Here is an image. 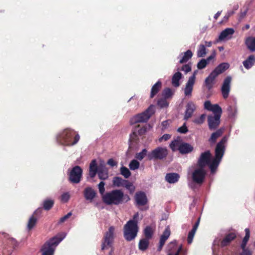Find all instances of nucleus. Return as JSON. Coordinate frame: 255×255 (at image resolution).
<instances>
[{
  "instance_id": "nucleus-1",
  "label": "nucleus",
  "mask_w": 255,
  "mask_h": 255,
  "mask_svg": "<svg viewBox=\"0 0 255 255\" xmlns=\"http://www.w3.org/2000/svg\"><path fill=\"white\" fill-rule=\"evenodd\" d=\"M228 138L227 136H224L217 144L215 157H212L209 150L203 152L200 155L196 165L205 169L206 166L208 165L211 173H215L224 154Z\"/></svg>"
},
{
  "instance_id": "nucleus-2",
  "label": "nucleus",
  "mask_w": 255,
  "mask_h": 255,
  "mask_svg": "<svg viewBox=\"0 0 255 255\" xmlns=\"http://www.w3.org/2000/svg\"><path fill=\"white\" fill-rule=\"evenodd\" d=\"M102 199L107 205H118L128 202L130 198L128 195H125L121 190L116 189L105 193Z\"/></svg>"
},
{
  "instance_id": "nucleus-3",
  "label": "nucleus",
  "mask_w": 255,
  "mask_h": 255,
  "mask_svg": "<svg viewBox=\"0 0 255 255\" xmlns=\"http://www.w3.org/2000/svg\"><path fill=\"white\" fill-rule=\"evenodd\" d=\"M56 138L60 144L65 146H72L78 142L80 136L75 131L67 128L60 132Z\"/></svg>"
},
{
  "instance_id": "nucleus-4",
  "label": "nucleus",
  "mask_w": 255,
  "mask_h": 255,
  "mask_svg": "<svg viewBox=\"0 0 255 255\" xmlns=\"http://www.w3.org/2000/svg\"><path fill=\"white\" fill-rule=\"evenodd\" d=\"M139 214L135 213L132 219L129 220L124 227V236L126 240L130 241L137 236L138 230L137 225Z\"/></svg>"
},
{
  "instance_id": "nucleus-5",
  "label": "nucleus",
  "mask_w": 255,
  "mask_h": 255,
  "mask_svg": "<svg viewBox=\"0 0 255 255\" xmlns=\"http://www.w3.org/2000/svg\"><path fill=\"white\" fill-rule=\"evenodd\" d=\"M66 236L65 233H61L50 239L41 249L42 255H53L56 247Z\"/></svg>"
},
{
  "instance_id": "nucleus-6",
  "label": "nucleus",
  "mask_w": 255,
  "mask_h": 255,
  "mask_svg": "<svg viewBox=\"0 0 255 255\" xmlns=\"http://www.w3.org/2000/svg\"><path fill=\"white\" fill-rule=\"evenodd\" d=\"M207 174L205 168L196 165L191 172V177L194 183L201 185L204 181Z\"/></svg>"
},
{
  "instance_id": "nucleus-7",
  "label": "nucleus",
  "mask_w": 255,
  "mask_h": 255,
  "mask_svg": "<svg viewBox=\"0 0 255 255\" xmlns=\"http://www.w3.org/2000/svg\"><path fill=\"white\" fill-rule=\"evenodd\" d=\"M154 112V106L150 105L145 112L132 117L130 120V123L131 124H134L137 123L146 122Z\"/></svg>"
},
{
  "instance_id": "nucleus-8",
  "label": "nucleus",
  "mask_w": 255,
  "mask_h": 255,
  "mask_svg": "<svg viewBox=\"0 0 255 255\" xmlns=\"http://www.w3.org/2000/svg\"><path fill=\"white\" fill-rule=\"evenodd\" d=\"M235 237L236 236L234 233H230L227 235L223 239H222L220 237L216 238L213 242L212 246L213 254H215L216 250L220 246L223 247L228 245Z\"/></svg>"
},
{
  "instance_id": "nucleus-9",
  "label": "nucleus",
  "mask_w": 255,
  "mask_h": 255,
  "mask_svg": "<svg viewBox=\"0 0 255 255\" xmlns=\"http://www.w3.org/2000/svg\"><path fill=\"white\" fill-rule=\"evenodd\" d=\"M115 228L111 226L109 228L108 231L105 233L104 241L102 244V250H104L111 247L114 238Z\"/></svg>"
},
{
  "instance_id": "nucleus-10",
  "label": "nucleus",
  "mask_w": 255,
  "mask_h": 255,
  "mask_svg": "<svg viewBox=\"0 0 255 255\" xmlns=\"http://www.w3.org/2000/svg\"><path fill=\"white\" fill-rule=\"evenodd\" d=\"M168 154L167 150L165 147H158L149 152L147 157L149 160L162 159L165 158Z\"/></svg>"
},
{
  "instance_id": "nucleus-11",
  "label": "nucleus",
  "mask_w": 255,
  "mask_h": 255,
  "mask_svg": "<svg viewBox=\"0 0 255 255\" xmlns=\"http://www.w3.org/2000/svg\"><path fill=\"white\" fill-rule=\"evenodd\" d=\"M198 72V70H195L193 75L190 77L186 83L185 87L184 90V95L186 97H191L193 90V87L196 81V76Z\"/></svg>"
},
{
  "instance_id": "nucleus-12",
  "label": "nucleus",
  "mask_w": 255,
  "mask_h": 255,
  "mask_svg": "<svg viewBox=\"0 0 255 255\" xmlns=\"http://www.w3.org/2000/svg\"><path fill=\"white\" fill-rule=\"evenodd\" d=\"M82 170L79 166L74 167L69 174V181L73 183H78L81 180Z\"/></svg>"
},
{
  "instance_id": "nucleus-13",
  "label": "nucleus",
  "mask_w": 255,
  "mask_h": 255,
  "mask_svg": "<svg viewBox=\"0 0 255 255\" xmlns=\"http://www.w3.org/2000/svg\"><path fill=\"white\" fill-rule=\"evenodd\" d=\"M182 249V246H178L176 241L169 243L167 247L168 255H179Z\"/></svg>"
},
{
  "instance_id": "nucleus-14",
  "label": "nucleus",
  "mask_w": 255,
  "mask_h": 255,
  "mask_svg": "<svg viewBox=\"0 0 255 255\" xmlns=\"http://www.w3.org/2000/svg\"><path fill=\"white\" fill-rule=\"evenodd\" d=\"M231 81L232 77L230 76H227L224 80L221 88V92L224 99H227L229 96L231 90Z\"/></svg>"
},
{
  "instance_id": "nucleus-15",
  "label": "nucleus",
  "mask_w": 255,
  "mask_h": 255,
  "mask_svg": "<svg viewBox=\"0 0 255 255\" xmlns=\"http://www.w3.org/2000/svg\"><path fill=\"white\" fill-rule=\"evenodd\" d=\"M221 115H209L208 117V126L210 129L214 130L219 126Z\"/></svg>"
},
{
  "instance_id": "nucleus-16",
  "label": "nucleus",
  "mask_w": 255,
  "mask_h": 255,
  "mask_svg": "<svg viewBox=\"0 0 255 255\" xmlns=\"http://www.w3.org/2000/svg\"><path fill=\"white\" fill-rule=\"evenodd\" d=\"M204 106L205 109L213 112L214 114V115H222V108L218 104L213 105L211 104L210 101H206L204 103Z\"/></svg>"
},
{
  "instance_id": "nucleus-17",
  "label": "nucleus",
  "mask_w": 255,
  "mask_h": 255,
  "mask_svg": "<svg viewBox=\"0 0 255 255\" xmlns=\"http://www.w3.org/2000/svg\"><path fill=\"white\" fill-rule=\"evenodd\" d=\"M235 30L232 28H227L220 34L217 42L227 41L232 38Z\"/></svg>"
},
{
  "instance_id": "nucleus-18",
  "label": "nucleus",
  "mask_w": 255,
  "mask_h": 255,
  "mask_svg": "<svg viewBox=\"0 0 255 255\" xmlns=\"http://www.w3.org/2000/svg\"><path fill=\"white\" fill-rule=\"evenodd\" d=\"M170 230L169 226H167L162 235L161 236L159 241V245L158 247V251H160L161 250L162 247H163L165 242L169 238L170 236Z\"/></svg>"
},
{
  "instance_id": "nucleus-19",
  "label": "nucleus",
  "mask_w": 255,
  "mask_h": 255,
  "mask_svg": "<svg viewBox=\"0 0 255 255\" xmlns=\"http://www.w3.org/2000/svg\"><path fill=\"white\" fill-rule=\"evenodd\" d=\"M196 109V105L193 102H189L186 106V109L184 119L187 120L190 118Z\"/></svg>"
},
{
  "instance_id": "nucleus-20",
  "label": "nucleus",
  "mask_w": 255,
  "mask_h": 255,
  "mask_svg": "<svg viewBox=\"0 0 255 255\" xmlns=\"http://www.w3.org/2000/svg\"><path fill=\"white\" fill-rule=\"evenodd\" d=\"M135 200L138 206L144 205L147 201L145 194L142 192H137L135 194Z\"/></svg>"
},
{
  "instance_id": "nucleus-21",
  "label": "nucleus",
  "mask_w": 255,
  "mask_h": 255,
  "mask_svg": "<svg viewBox=\"0 0 255 255\" xmlns=\"http://www.w3.org/2000/svg\"><path fill=\"white\" fill-rule=\"evenodd\" d=\"M219 75V73H218V72L215 69H214L210 73L209 76L206 78V79H205V83L206 86L209 89H210L212 87L215 79Z\"/></svg>"
},
{
  "instance_id": "nucleus-22",
  "label": "nucleus",
  "mask_w": 255,
  "mask_h": 255,
  "mask_svg": "<svg viewBox=\"0 0 255 255\" xmlns=\"http://www.w3.org/2000/svg\"><path fill=\"white\" fill-rule=\"evenodd\" d=\"M84 196L86 200L92 202L95 197L96 193L95 190L90 187H86L84 191Z\"/></svg>"
},
{
  "instance_id": "nucleus-23",
  "label": "nucleus",
  "mask_w": 255,
  "mask_h": 255,
  "mask_svg": "<svg viewBox=\"0 0 255 255\" xmlns=\"http://www.w3.org/2000/svg\"><path fill=\"white\" fill-rule=\"evenodd\" d=\"M98 174L99 178L101 180H105L108 178V171L104 165L100 164L98 166Z\"/></svg>"
},
{
  "instance_id": "nucleus-24",
  "label": "nucleus",
  "mask_w": 255,
  "mask_h": 255,
  "mask_svg": "<svg viewBox=\"0 0 255 255\" xmlns=\"http://www.w3.org/2000/svg\"><path fill=\"white\" fill-rule=\"evenodd\" d=\"M245 44L248 49L252 51H255V37L249 36L245 39Z\"/></svg>"
},
{
  "instance_id": "nucleus-25",
  "label": "nucleus",
  "mask_w": 255,
  "mask_h": 255,
  "mask_svg": "<svg viewBox=\"0 0 255 255\" xmlns=\"http://www.w3.org/2000/svg\"><path fill=\"white\" fill-rule=\"evenodd\" d=\"M98 172V167L97 165L96 161L95 160H93L90 164L89 175L91 178H93L95 176Z\"/></svg>"
},
{
  "instance_id": "nucleus-26",
  "label": "nucleus",
  "mask_w": 255,
  "mask_h": 255,
  "mask_svg": "<svg viewBox=\"0 0 255 255\" xmlns=\"http://www.w3.org/2000/svg\"><path fill=\"white\" fill-rule=\"evenodd\" d=\"M199 221L200 219H199L197 222L194 225L192 230L189 233L187 238V242L189 244H190L192 243L194 235L199 224Z\"/></svg>"
},
{
  "instance_id": "nucleus-27",
  "label": "nucleus",
  "mask_w": 255,
  "mask_h": 255,
  "mask_svg": "<svg viewBox=\"0 0 255 255\" xmlns=\"http://www.w3.org/2000/svg\"><path fill=\"white\" fill-rule=\"evenodd\" d=\"M182 77V74L179 71H177L173 75L172 78V84L174 87H178L180 86L179 81Z\"/></svg>"
},
{
  "instance_id": "nucleus-28",
  "label": "nucleus",
  "mask_w": 255,
  "mask_h": 255,
  "mask_svg": "<svg viewBox=\"0 0 255 255\" xmlns=\"http://www.w3.org/2000/svg\"><path fill=\"white\" fill-rule=\"evenodd\" d=\"M193 147L189 143H182L179 146V151L182 154L190 152L193 150Z\"/></svg>"
},
{
  "instance_id": "nucleus-29",
  "label": "nucleus",
  "mask_w": 255,
  "mask_h": 255,
  "mask_svg": "<svg viewBox=\"0 0 255 255\" xmlns=\"http://www.w3.org/2000/svg\"><path fill=\"white\" fill-rule=\"evenodd\" d=\"M179 176L177 173H168L165 176L166 181L169 183H174L178 181Z\"/></svg>"
},
{
  "instance_id": "nucleus-30",
  "label": "nucleus",
  "mask_w": 255,
  "mask_h": 255,
  "mask_svg": "<svg viewBox=\"0 0 255 255\" xmlns=\"http://www.w3.org/2000/svg\"><path fill=\"white\" fill-rule=\"evenodd\" d=\"M255 62V56L253 55H250L247 59L243 62L244 67L249 69L251 68Z\"/></svg>"
},
{
  "instance_id": "nucleus-31",
  "label": "nucleus",
  "mask_w": 255,
  "mask_h": 255,
  "mask_svg": "<svg viewBox=\"0 0 255 255\" xmlns=\"http://www.w3.org/2000/svg\"><path fill=\"white\" fill-rule=\"evenodd\" d=\"M182 144V139L180 137L173 140L170 144V147L173 151H176L179 149V146Z\"/></svg>"
},
{
  "instance_id": "nucleus-32",
  "label": "nucleus",
  "mask_w": 255,
  "mask_h": 255,
  "mask_svg": "<svg viewBox=\"0 0 255 255\" xmlns=\"http://www.w3.org/2000/svg\"><path fill=\"white\" fill-rule=\"evenodd\" d=\"M228 116L230 118H235L238 112V109L236 105L230 106L227 109Z\"/></svg>"
},
{
  "instance_id": "nucleus-33",
  "label": "nucleus",
  "mask_w": 255,
  "mask_h": 255,
  "mask_svg": "<svg viewBox=\"0 0 255 255\" xmlns=\"http://www.w3.org/2000/svg\"><path fill=\"white\" fill-rule=\"evenodd\" d=\"M207 53V50L204 44H201L198 46L197 51V56L198 57H203Z\"/></svg>"
},
{
  "instance_id": "nucleus-34",
  "label": "nucleus",
  "mask_w": 255,
  "mask_h": 255,
  "mask_svg": "<svg viewBox=\"0 0 255 255\" xmlns=\"http://www.w3.org/2000/svg\"><path fill=\"white\" fill-rule=\"evenodd\" d=\"M161 87V82L158 81L152 87L150 93V98H152L159 91Z\"/></svg>"
},
{
  "instance_id": "nucleus-35",
  "label": "nucleus",
  "mask_w": 255,
  "mask_h": 255,
  "mask_svg": "<svg viewBox=\"0 0 255 255\" xmlns=\"http://www.w3.org/2000/svg\"><path fill=\"white\" fill-rule=\"evenodd\" d=\"M127 180L123 179L120 177H115L113 180V184L115 187H122L124 186Z\"/></svg>"
},
{
  "instance_id": "nucleus-36",
  "label": "nucleus",
  "mask_w": 255,
  "mask_h": 255,
  "mask_svg": "<svg viewBox=\"0 0 255 255\" xmlns=\"http://www.w3.org/2000/svg\"><path fill=\"white\" fill-rule=\"evenodd\" d=\"M149 246V239L146 238L142 239L140 240L138 244V248L140 251H145Z\"/></svg>"
},
{
  "instance_id": "nucleus-37",
  "label": "nucleus",
  "mask_w": 255,
  "mask_h": 255,
  "mask_svg": "<svg viewBox=\"0 0 255 255\" xmlns=\"http://www.w3.org/2000/svg\"><path fill=\"white\" fill-rule=\"evenodd\" d=\"M223 131L224 129L223 128H220L213 132L209 139V141L211 142H215L217 139L223 134Z\"/></svg>"
},
{
  "instance_id": "nucleus-38",
  "label": "nucleus",
  "mask_w": 255,
  "mask_h": 255,
  "mask_svg": "<svg viewBox=\"0 0 255 255\" xmlns=\"http://www.w3.org/2000/svg\"><path fill=\"white\" fill-rule=\"evenodd\" d=\"M193 55V53L190 50H188L186 52L183 53V55L181 59L180 60V63L186 62L189 59H190Z\"/></svg>"
},
{
  "instance_id": "nucleus-39",
  "label": "nucleus",
  "mask_w": 255,
  "mask_h": 255,
  "mask_svg": "<svg viewBox=\"0 0 255 255\" xmlns=\"http://www.w3.org/2000/svg\"><path fill=\"white\" fill-rule=\"evenodd\" d=\"M229 67V64L227 63H222L219 65L215 69L219 73L221 74L228 69Z\"/></svg>"
},
{
  "instance_id": "nucleus-40",
  "label": "nucleus",
  "mask_w": 255,
  "mask_h": 255,
  "mask_svg": "<svg viewBox=\"0 0 255 255\" xmlns=\"http://www.w3.org/2000/svg\"><path fill=\"white\" fill-rule=\"evenodd\" d=\"M36 222L37 218L36 217H35L34 216L30 217L27 223V229L28 230H31L36 225Z\"/></svg>"
},
{
  "instance_id": "nucleus-41",
  "label": "nucleus",
  "mask_w": 255,
  "mask_h": 255,
  "mask_svg": "<svg viewBox=\"0 0 255 255\" xmlns=\"http://www.w3.org/2000/svg\"><path fill=\"white\" fill-rule=\"evenodd\" d=\"M245 233L246 235L245 237L243 239L242 245H241V248H244L246 247V245L249 240L250 236V230L248 228H246L245 229Z\"/></svg>"
},
{
  "instance_id": "nucleus-42",
  "label": "nucleus",
  "mask_w": 255,
  "mask_h": 255,
  "mask_svg": "<svg viewBox=\"0 0 255 255\" xmlns=\"http://www.w3.org/2000/svg\"><path fill=\"white\" fill-rule=\"evenodd\" d=\"M153 232V229L150 226H147L144 230V234L145 236V238L147 239H150L151 238Z\"/></svg>"
},
{
  "instance_id": "nucleus-43",
  "label": "nucleus",
  "mask_w": 255,
  "mask_h": 255,
  "mask_svg": "<svg viewBox=\"0 0 255 255\" xmlns=\"http://www.w3.org/2000/svg\"><path fill=\"white\" fill-rule=\"evenodd\" d=\"M54 202L52 200L47 199L43 202V208L46 210H49L53 205Z\"/></svg>"
},
{
  "instance_id": "nucleus-44",
  "label": "nucleus",
  "mask_w": 255,
  "mask_h": 255,
  "mask_svg": "<svg viewBox=\"0 0 255 255\" xmlns=\"http://www.w3.org/2000/svg\"><path fill=\"white\" fill-rule=\"evenodd\" d=\"M139 167V163L135 159H133L130 161L129 164V167L132 170L138 169Z\"/></svg>"
},
{
  "instance_id": "nucleus-45",
  "label": "nucleus",
  "mask_w": 255,
  "mask_h": 255,
  "mask_svg": "<svg viewBox=\"0 0 255 255\" xmlns=\"http://www.w3.org/2000/svg\"><path fill=\"white\" fill-rule=\"evenodd\" d=\"M206 115L205 114H202L200 116L195 118L193 120V122L197 125L202 124L205 120Z\"/></svg>"
},
{
  "instance_id": "nucleus-46",
  "label": "nucleus",
  "mask_w": 255,
  "mask_h": 255,
  "mask_svg": "<svg viewBox=\"0 0 255 255\" xmlns=\"http://www.w3.org/2000/svg\"><path fill=\"white\" fill-rule=\"evenodd\" d=\"M121 173L126 178H128L131 175V173L128 169L124 166H122L121 168Z\"/></svg>"
},
{
  "instance_id": "nucleus-47",
  "label": "nucleus",
  "mask_w": 255,
  "mask_h": 255,
  "mask_svg": "<svg viewBox=\"0 0 255 255\" xmlns=\"http://www.w3.org/2000/svg\"><path fill=\"white\" fill-rule=\"evenodd\" d=\"M147 154V150L143 149L141 152L136 154L135 158L139 160H141Z\"/></svg>"
},
{
  "instance_id": "nucleus-48",
  "label": "nucleus",
  "mask_w": 255,
  "mask_h": 255,
  "mask_svg": "<svg viewBox=\"0 0 255 255\" xmlns=\"http://www.w3.org/2000/svg\"><path fill=\"white\" fill-rule=\"evenodd\" d=\"M124 187L128 189L130 193H133L135 190V187L133 186V185L132 183L128 182L127 180L125 183Z\"/></svg>"
},
{
  "instance_id": "nucleus-49",
  "label": "nucleus",
  "mask_w": 255,
  "mask_h": 255,
  "mask_svg": "<svg viewBox=\"0 0 255 255\" xmlns=\"http://www.w3.org/2000/svg\"><path fill=\"white\" fill-rule=\"evenodd\" d=\"M70 197V195L69 192L63 193L60 197L61 201L63 203H66L68 201Z\"/></svg>"
},
{
  "instance_id": "nucleus-50",
  "label": "nucleus",
  "mask_w": 255,
  "mask_h": 255,
  "mask_svg": "<svg viewBox=\"0 0 255 255\" xmlns=\"http://www.w3.org/2000/svg\"><path fill=\"white\" fill-rule=\"evenodd\" d=\"M208 63L205 59H201L197 64V68L198 69H203L207 65Z\"/></svg>"
},
{
  "instance_id": "nucleus-51",
  "label": "nucleus",
  "mask_w": 255,
  "mask_h": 255,
  "mask_svg": "<svg viewBox=\"0 0 255 255\" xmlns=\"http://www.w3.org/2000/svg\"><path fill=\"white\" fill-rule=\"evenodd\" d=\"M105 183L103 181H101L100 182V183L98 185L99 192L101 194V195H102V197L105 195V194H104V192L105 191Z\"/></svg>"
},
{
  "instance_id": "nucleus-52",
  "label": "nucleus",
  "mask_w": 255,
  "mask_h": 255,
  "mask_svg": "<svg viewBox=\"0 0 255 255\" xmlns=\"http://www.w3.org/2000/svg\"><path fill=\"white\" fill-rule=\"evenodd\" d=\"M157 104L160 108H165L168 105V103L165 98L159 100Z\"/></svg>"
},
{
  "instance_id": "nucleus-53",
  "label": "nucleus",
  "mask_w": 255,
  "mask_h": 255,
  "mask_svg": "<svg viewBox=\"0 0 255 255\" xmlns=\"http://www.w3.org/2000/svg\"><path fill=\"white\" fill-rule=\"evenodd\" d=\"M162 95L165 98H168L172 96V92L170 89L166 88L163 91Z\"/></svg>"
},
{
  "instance_id": "nucleus-54",
  "label": "nucleus",
  "mask_w": 255,
  "mask_h": 255,
  "mask_svg": "<svg viewBox=\"0 0 255 255\" xmlns=\"http://www.w3.org/2000/svg\"><path fill=\"white\" fill-rule=\"evenodd\" d=\"M177 131L181 133H186L188 131V129L187 127L186 126V124H184V125L182 127L179 128L177 129Z\"/></svg>"
},
{
  "instance_id": "nucleus-55",
  "label": "nucleus",
  "mask_w": 255,
  "mask_h": 255,
  "mask_svg": "<svg viewBox=\"0 0 255 255\" xmlns=\"http://www.w3.org/2000/svg\"><path fill=\"white\" fill-rule=\"evenodd\" d=\"M72 215V213L69 212L67 215L61 218L58 222L59 224L64 222L67 219H68Z\"/></svg>"
},
{
  "instance_id": "nucleus-56",
  "label": "nucleus",
  "mask_w": 255,
  "mask_h": 255,
  "mask_svg": "<svg viewBox=\"0 0 255 255\" xmlns=\"http://www.w3.org/2000/svg\"><path fill=\"white\" fill-rule=\"evenodd\" d=\"M181 70L185 73H187L191 71V67L189 65L186 64L182 66Z\"/></svg>"
},
{
  "instance_id": "nucleus-57",
  "label": "nucleus",
  "mask_w": 255,
  "mask_h": 255,
  "mask_svg": "<svg viewBox=\"0 0 255 255\" xmlns=\"http://www.w3.org/2000/svg\"><path fill=\"white\" fill-rule=\"evenodd\" d=\"M171 135L169 134H164L159 139V141L161 142L162 140L166 141L171 138Z\"/></svg>"
},
{
  "instance_id": "nucleus-58",
  "label": "nucleus",
  "mask_w": 255,
  "mask_h": 255,
  "mask_svg": "<svg viewBox=\"0 0 255 255\" xmlns=\"http://www.w3.org/2000/svg\"><path fill=\"white\" fill-rule=\"evenodd\" d=\"M243 250L242 253L241 254V255H251L252 253L250 250L246 249V247L244 248H242Z\"/></svg>"
},
{
  "instance_id": "nucleus-59",
  "label": "nucleus",
  "mask_w": 255,
  "mask_h": 255,
  "mask_svg": "<svg viewBox=\"0 0 255 255\" xmlns=\"http://www.w3.org/2000/svg\"><path fill=\"white\" fill-rule=\"evenodd\" d=\"M216 56V52L215 51H214L213 53L210 55L209 56L207 59H205V60H206L207 63L208 64L209 63V62L213 59Z\"/></svg>"
},
{
  "instance_id": "nucleus-60",
  "label": "nucleus",
  "mask_w": 255,
  "mask_h": 255,
  "mask_svg": "<svg viewBox=\"0 0 255 255\" xmlns=\"http://www.w3.org/2000/svg\"><path fill=\"white\" fill-rule=\"evenodd\" d=\"M108 164L112 166V167H113L114 166H116L117 163V162L114 160H113V159H110L108 161Z\"/></svg>"
},
{
  "instance_id": "nucleus-61",
  "label": "nucleus",
  "mask_w": 255,
  "mask_h": 255,
  "mask_svg": "<svg viewBox=\"0 0 255 255\" xmlns=\"http://www.w3.org/2000/svg\"><path fill=\"white\" fill-rule=\"evenodd\" d=\"M146 128L145 127H142L138 130V133L140 135H142L144 134L146 132Z\"/></svg>"
},
{
  "instance_id": "nucleus-62",
  "label": "nucleus",
  "mask_w": 255,
  "mask_h": 255,
  "mask_svg": "<svg viewBox=\"0 0 255 255\" xmlns=\"http://www.w3.org/2000/svg\"><path fill=\"white\" fill-rule=\"evenodd\" d=\"M205 44L204 45L206 47H210L212 46V43L211 41H205Z\"/></svg>"
},
{
  "instance_id": "nucleus-63",
  "label": "nucleus",
  "mask_w": 255,
  "mask_h": 255,
  "mask_svg": "<svg viewBox=\"0 0 255 255\" xmlns=\"http://www.w3.org/2000/svg\"><path fill=\"white\" fill-rule=\"evenodd\" d=\"M221 14V11L217 12L214 15V18L217 19Z\"/></svg>"
},
{
  "instance_id": "nucleus-64",
  "label": "nucleus",
  "mask_w": 255,
  "mask_h": 255,
  "mask_svg": "<svg viewBox=\"0 0 255 255\" xmlns=\"http://www.w3.org/2000/svg\"><path fill=\"white\" fill-rule=\"evenodd\" d=\"M230 16L234 13V10H229L227 13Z\"/></svg>"
}]
</instances>
